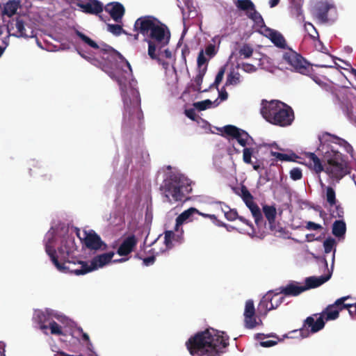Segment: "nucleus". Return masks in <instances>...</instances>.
I'll return each instance as SVG.
<instances>
[{
  "mask_svg": "<svg viewBox=\"0 0 356 356\" xmlns=\"http://www.w3.org/2000/svg\"><path fill=\"white\" fill-rule=\"evenodd\" d=\"M44 245L46 253L58 270L77 275L104 267L114 256V253L110 252L97 255L89 262L76 260L75 257L77 250L74 240L71 238L58 240L54 229H50L46 234Z\"/></svg>",
  "mask_w": 356,
  "mask_h": 356,
  "instance_id": "nucleus-1",
  "label": "nucleus"
},
{
  "mask_svg": "<svg viewBox=\"0 0 356 356\" xmlns=\"http://www.w3.org/2000/svg\"><path fill=\"white\" fill-rule=\"evenodd\" d=\"M318 140V151L323 156L324 165L319 158L311 152L305 154L303 163L317 174L325 172L331 179L340 180L350 172V167L346 156L339 149H343L353 157V147L344 139L327 132L319 134Z\"/></svg>",
  "mask_w": 356,
  "mask_h": 356,
  "instance_id": "nucleus-2",
  "label": "nucleus"
},
{
  "mask_svg": "<svg viewBox=\"0 0 356 356\" xmlns=\"http://www.w3.org/2000/svg\"><path fill=\"white\" fill-rule=\"evenodd\" d=\"M104 62L95 60L93 65L101 67L111 77L115 79L120 86L124 108L129 112L140 111V97L138 91L132 86L128 89L124 86V81L130 80L132 77V69L130 63L118 52L113 49H104L102 55Z\"/></svg>",
  "mask_w": 356,
  "mask_h": 356,
  "instance_id": "nucleus-3",
  "label": "nucleus"
},
{
  "mask_svg": "<svg viewBox=\"0 0 356 356\" xmlns=\"http://www.w3.org/2000/svg\"><path fill=\"white\" fill-rule=\"evenodd\" d=\"M135 27L146 37L148 56L161 64L165 70H169L175 73V70L172 64V53L168 49H165L170 38L168 29L152 17L138 19L135 22Z\"/></svg>",
  "mask_w": 356,
  "mask_h": 356,
  "instance_id": "nucleus-4",
  "label": "nucleus"
},
{
  "mask_svg": "<svg viewBox=\"0 0 356 356\" xmlns=\"http://www.w3.org/2000/svg\"><path fill=\"white\" fill-rule=\"evenodd\" d=\"M186 345L192 356H218L228 345V337L209 328L191 337Z\"/></svg>",
  "mask_w": 356,
  "mask_h": 356,
  "instance_id": "nucleus-5",
  "label": "nucleus"
},
{
  "mask_svg": "<svg viewBox=\"0 0 356 356\" xmlns=\"http://www.w3.org/2000/svg\"><path fill=\"white\" fill-rule=\"evenodd\" d=\"M34 318L38 321L40 329L44 334H51L67 341L73 336V322L63 314L51 309L37 310Z\"/></svg>",
  "mask_w": 356,
  "mask_h": 356,
  "instance_id": "nucleus-6",
  "label": "nucleus"
},
{
  "mask_svg": "<svg viewBox=\"0 0 356 356\" xmlns=\"http://www.w3.org/2000/svg\"><path fill=\"white\" fill-rule=\"evenodd\" d=\"M220 131L230 142L236 140L243 147V161L246 164H251L252 158L259 151L253 138L247 131L234 125H226L220 129Z\"/></svg>",
  "mask_w": 356,
  "mask_h": 356,
  "instance_id": "nucleus-7",
  "label": "nucleus"
},
{
  "mask_svg": "<svg viewBox=\"0 0 356 356\" xmlns=\"http://www.w3.org/2000/svg\"><path fill=\"white\" fill-rule=\"evenodd\" d=\"M261 113L268 122L281 127L291 124L294 118L292 109L277 100L262 101Z\"/></svg>",
  "mask_w": 356,
  "mask_h": 356,
  "instance_id": "nucleus-8",
  "label": "nucleus"
},
{
  "mask_svg": "<svg viewBox=\"0 0 356 356\" xmlns=\"http://www.w3.org/2000/svg\"><path fill=\"white\" fill-rule=\"evenodd\" d=\"M191 181L184 175L173 174L165 180V197L171 203L182 201L191 191Z\"/></svg>",
  "mask_w": 356,
  "mask_h": 356,
  "instance_id": "nucleus-9",
  "label": "nucleus"
},
{
  "mask_svg": "<svg viewBox=\"0 0 356 356\" xmlns=\"http://www.w3.org/2000/svg\"><path fill=\"white\" fill-rule=\"evenodd\" d=\"M16 38H33L35 35L33 26L22 18L17 17L9 22L6 32L0 29V56L8 45V36Z\"/></svg>",
  "mask_w": 356,
  "mask_h": 356,
  "instance_id": "nucleus-10",
  "label": "nucleus"
},
{
  "mask_svg": "<svg viewBox=\"0 0 356 356\" xmlns=\"http://www.w3.org/2000/svg\"><path fill=\"white\" fill-rule=\"evenodd\" d=\"M183 237V229L175 225L174 230L165 231L155 241L153 248L155 254L165 252L171 249L176 243H180Z\"/></svg>",
  "mask_w": 356,
  "mask_h": 356,
  "instance_id": "nucleus-11",
  "label": "nucleus"
},
{
  "mask_svg": "<svg viewBox=\"0 0 356 356\" xmlns=\"http://www.w3.org/2000/svg\"><path fill=\"white\" fill-rule=\"evenodd\" d=\"M77 236L83 245L94 250H104L106 245L101 240L100 237L92 229L78 230Z\"/></svg>",
  "mask_w": 356,
  "mask_h": 356,
  "instance_id": "nucleus-12",
  "label": "nucleus"
},
{
  "mask_svg": "<svg viewBox=\"0 0 356 356\" xmlns=\"http://www.w3.org/2000/svg\"><path fill=\"white\" fill-rule=\"evenodd\" d=\"M282 293L268 292L261 299L258 306L260 315H266L268 311L277 308L282 302Z\"/></svg>",
  "mask_w": 356,
  "mask_h": 356,
  "instance_id": "nucleus-13",
  "label": "nucleus"
},
{
  "mask_svg": "<svg viewBox=\"0 0 356 356\" xmlns=\"http://www.w3.org/2000/svg\"><path fill=\"white\" fill-rule=\"evenodd\" d=\"M284 60L291 65V68L301 74L307 72V62L295 51L286 52L283 56Z\"/></svg>",
  "mask_w": 356,
  "mask_h": 356,
  "instance_id": "nucleus-14",
  "label": "nucleus"
},
{
  "mask_svg": "<svg viewBox=\"0 0 356 356\" xmlns=\"http://www.w3.org/2000/svg\"><path fill=\"white\" fill-rule=\"evenodd\" d=\"M243 316L245 326L248 329H253L262 323L261 320L255 316L254 305L252 300L245 302Z\"/></svg>",
  "mask_w": 356,
  "mask_h": 356,
  "instance_id": "nucleus-15",
  "label": "nucleus"
},
{
  "mask_svg": "<svg viewBox=\"0 0 356 356\" xmlns=\"http://www.w3.org/2000/svg\"><path fill=\"white\" fill-rule=\"evenodd\" d=\"M348 297L341 298L337 300L334 304L328 306L321 314L324 321H332L337 318L339 311L345 308L344 304L347 303L346 301L348 300Z\"/></svg>",
  "mask_w": 356,
  "mask_h": 356,
  "instance_id": "nucleus-16",
  "label": "nucleus"
},
{
  "mask_svg": "<svg viewBox=\"0 0 356 356\" xmlns=\"http://www.w3.org/2000/svg\"><path fill=\"white\" fill-rule=\"evenodd\" d=\"M197 72L195 77L194 78V87L197 90H202L201 84L203 81V77L207 70L208 59L204 56V52L200 51L197 56Z\"/></svg>",
  "mask_w": 356,
  "mask_h": 356,
  "instance_id": "nucleus-17",
  "label": "nucleus"
},
{
  "mask_svg": "<svg viewBox=\"0 0 356 356\" xmlns=\"http://www.w3.org/2000/svg\"><path fill=\"white\" fill-rule=\"evenodd\" d=\"M325 321L321 315L310 316L306 319L304 329L300 330V333L302 334L303 337H307L308 334H304L305 331L310 330L312 333H315L323 329Z\"/></svg>",
  "mask_w": 356,
  "mask_h": 356,
  "instance_id": "nucleus-18",
  "label": "nucleus"
},
{
  "mask_svg": "<svg viewBox=\"0 0 356 356\" xmlns=\"http://www.w3.org/2000/svg\"><path fill=\"white\" fill-rule=\"evenodd\" d=\"M259 31L265 37L269 38L277 47H284L285 46V40L280 32L271 29L265 25L261 26Z\"/></svg>",
  "mask_w": 356,
  "mask_h": 356,
  "instance_id": "nucleus-19",
  "label": "nucleus"
},
{
  "mask_svg": "<svg viewBox=\"0 0 356 356\" xmlns=\"http://www.w3.org/2000/svg\"><path fill=\"white\" fill-rule=\"evenodd\" d=\"M236 6L239 9L247 11L250 17L257 24L262 22L261 15L254 10L253 3L250 0H236Z\"/></svg>",
  "mask_w": 356,
  "mask_h": 356,
  "instance_id": "nucleus-20",
  "label": "nucleus"
},
{
  "mask_svg": "<svg viewBox=\"0 0 356 356\" xmlns=\"http://www.w3.org/2000/svg\"><path fill=\"white\" fill-rule=\"evenodd\" d=\"M312 5L321 19H325L329 10L334 8L331 0H312Z\"/></svg>",
  "mask_w": 356,
  "mask_h": 356,
  "instance_id": "nucleus-21",
  "label": "nucleus"
},
{
  "mask_svg": "<svg viewBox=\"0 0 356 356\" xmlns=\"http://www.w3.org/2000/svg\"><path fill=\"white\" fill-rule=\"evenodd\" d=\"M77 6L84 13L90 14H97L102 11V4L97 0H87L79 1Z\"/></svg>",
  "mask_w": 356,
  "mask_h": 356,
  "instance_id": "nucleus-22",
  "label": "nucleus"
},
{
  "mask_svg": "<svg viewBox=\"0 0 356 356\" xmlns=\"http://www.w3.org/2000/svg\"><path fill=\"white\" fill-rule=\"evenodd\" d=\"M105 9L106 11L110 14L112 19L117 22L121 20L124 13V8L123 6L117 2L107 4Z\"/></svg>",
  "mask_w": 356,
  "mask_h": 356,
  "instance_id": "nucleus-23",
  "label": "nucleus"
},
{
  "mask_svg": "<svg viewBox=\"0 0 356 356\" xmlns=\"http://www.w3.org/2000/svg\"><path fill=\"white\" fill-rule=\"evenodd\" d=\"M280 291L285 296H296L306 290L302 283L291 282L282 287Z\"/></svg>",
  "mask_w": 356,
  "mask_h": 356,
  "instance_id": "nucleus-24",
  "label": "nucleus"
},
{
  "mask_svg": "<svg viewBox=\"0 0 356 356\" xmlns=\"http://www.w3.org/2000/svg\"><path fill=\"white\" fill-rule=\"evenodd\" d=\"M330 276L331 273H330L327 275H322L319 277L312 276L306 278L305 283L303 284L305 290L307 291L308 289L316 288L321 286L323 283L326 282L330 278Z\"/></svg>",
  "mask_w": 356,
  "mask_h": 356,
  "instance_id": "nucleus-25",
  "label": "nucleus"
},
{
  "mask_svg": "<svg viewBox=\"0 0 356 356\" xmlns=\"http://www.w3.org/2000/svg\"><path fill=\"white\" fill-rule=\"evenodd\" d=\"M136 244V240L134 236H129L127 238L118 248V253L121 255H127L129 254L134 247Z\"/></svg>",
  "mask_w": 356,
  "mask_h": 356,
  "instance_id": "nucleus-26",
  "label": "nucleus"
},
{
  "mask_svg": "<svg viewBox=\"0 0 356 356\" xmlns=\"http://www.w3.org/2000/svg\"><path fill=\"white\" fill-rule=\"evenodd\" d=\"M196 213H199V211L195 208L191 207L188 209L182 212L176 219V225L177 227L181 228V225L187 221H191L192 220V217Z\"/></svg>",
  "mask_w": 356,
  "mask_h": 356,
  "instance_id": "nucleus-27",
  "label": "nucleus"
},
{
  "mask_svg": "<svg viewBox=\"0 0 356 356\" xmlns=\"http://www.w3.org/2000/svg\"><path fill=\"white\" fill-rule=\"evenodd\" d=\"M213 210L218 216L223 213L225 218L229 220H232L234 218L235 214L232 211H229V207L221 203L215 204L213 206Z\"/></svg>",
  "mask_w": 356,
  "mask_h": 356,
  "instance_id": "nucleus-28",
  "label": "nucleus"
},
{
  "mask_svg": "<svg viewBox=\"0 0 356 356\" xmlns=\"http://www.w3.org/2000/svg\"><path fill=\"white\" fill-rule=\"evenodd\" d=\"M265 60V58L256 59L254 63H243L240 65L241 69L247 73H254L257 69L260 67H263V63Z\"/></svg>",
  "mask_w": 356,
  "mask_h": 356,
  "instance_id": "nucleus-29",
  "label": "nucleus"
},
{
  "mask_svg": "<svg viewBox=\"0 0 356 356\" xmlns=\"http://www.w3.org/2000/svg\"><path fill=\"white\" fill-rule=\"evenodd\" d=\"M19 6V1L17 0L8 1L3 7L2 13L8 17H11L15 14Z\"/></svg>",
  "mask_w": 356,
  "mask_h": 356,
  "instance_id": "nucleus-30",
  "label": "nucleus"
},
{
  "mask_svg": "<svg viewBox=\"0 0 356 356\" xmlns=\"http://www.w3.org/2000/svg\"><path fill=\"white\" fill-rule=\"evenodd\" d=\"M337 245V242L335 239L332 238H327L323 242V247L325 253H329L331 251H333L332 258V268L334 266V258H335V252L336 248L335 246Z\"/></svg>",
  "mask_w": 356,
  "mask_h": 356,
  "instance_id": "nucleus-31",
  "label": "nucleus"
},
{
  "mask_svg": "<svg viewBox=\"0 0 356 356\" xmlns=\"http://www.w3.org/2000/svg\"><path fill=\"white\" fill-rule=\"evenodd\" d=\"M244 202L245 203L246 206L248 207V209L251 211V213L254 218L255 222L258 223L259 220H260V218L261 217V211H260L259 208L257 207V205L256 204H254V202L253 201V197L251 198L250 200H246Z\"/></svg>",
  "mask_w": 356,
  "mask_h": 356,
  "instance_id": "nucleus-32",
  "label": "nucleus"
},
{
  "mask_svg": "<svg viewBox=\"0 0 356 356\" xmlns=\"http://www.w3.org/2000/svg\"><path fill=\"white\" fill-rule=\"evenodd\" d=\"M346 224L343 221L337 220L332 226V234L337 237L343 236L346 233Z\"/></svg>",
  "mask_w": 356,
  "mask_h": 356,
  "instance_id": "nucleus-33",
  "label": "nucleus"
},
{
  "mask_svg": "<svg viewBox=\"0 0 356 356\" xmlns=\"http://www.w3.org/2000/svg\"><path fill=\"white\" fill-rule=\"evenodd\" d=\"M219 104L218 99L212 102L209 99H206L201 102H197L194 104L195 108L200 111H203L209 108L216 107Z\"/></svg>",
  "mask_w": 356,
  "mask_h": 356,
  "instance_id": "nucleus-34",
  "label": "nucleus"
},
{
  "mask_svg": "<svg viewBox=\"0 0 356 356\" xmlns=\"http://www.w3.org/2000/svg\"><path fill=\"white\" fill-rule=\"evenodd\" d=\"M325 197L327 202L330 205L333 206L336 203V193L334 190L330 186L325 188Z\"/></svg>",
  "mask_w": 356,
  "mask_h": 356,
  "instance_id": "nucleus-35",
  "label": "nucleus"
},
{
  "mask_svg": "<svg viewBox=\"0 0 356 356\" xmlns=\"http://www.w3.org/2000/svg\"><path fill=\"white\" fill-rule=\"evenodd\" d=\"M270 154L273 156H274L277 160L280 161H293L294 158L296 157L295 154H283L277 152H274L271 150L270 152Z\"/></svg>",
  "mask_w": 356,
  "mask_h": 356,
  "instance_id": "nucleus-36",
  "label": "nucleus"
},
{
  "mask_svg": "<svg viewBox=\"0 0 356 356\" xmlns=\"http://www.w3.org/2000/svg\"><path fill=\"white\" fill-rule=\"evenodd\" d=\"M241 82V75L237 72H230L227 78L226 85L236 86Z\"/></svg>",
  "mask_w": 356,
  "mask_h": 356,
  "instance_id": "nucleus-37",
  "label": "nucleus"
},
{
  "mask_svg": "<svg viewBox=\"0 0 356 356\" xmlns=\"http://www.w3.org/2000/svg\"><path fill=\"white\" fill-rule=\"evenodd\" d=\"M263 210L264 215L268 220L270 222H273L276 215L275 208L272 206H265L264 207Z\"/></svg>",
  "mask_w": 356,
  "mask_h": 356,
  "instance_id": "nucleus-38",
  "label": "nucleus"
},
{
  "mask_svg": "<svg viewBox=\"0 0 356 356\" xmlns=\"http://www.w3.org/2000/svg\"><path fill=\"white\" fill-rule=\"evenodd\" d=\"M204 52V56L208 61L212 57H213L217 53V47L214 44H209L204 50H202Z\"/></svg>",
  "mask_w": 356,
  "mask_h": 356,
  "instance_id": "nucleus-39",
  "label": "nucleus"
},
{
  "mask_svg": "<svg viewBox=\"0 0 356 356\" xmlns=\"http://www.w3.org/2000/svg\"><path fill=\"white\" fill-rule=\"evenodd\" d=\"M253 54L252 48L248 44L243 45L239 49V55L243 58H248Z\"/></svg>",
  "mask_w": 356,
  "mask_h": 356,
  "instance_id": "nucleus-40",
  "label": "nucleus"
},
{
  "mask_svg": "<svg viewBox=\"0 0 356 356\" xmlns=\"http://www.w3.org/2000/svg\"><path fill=\"white\" fill-rule=\"evenodd\" d=\"M76 34L85 43L88 44L92 48L99 49L98 44L95 41L89 38L88 36L85 35L79 31H76Z\"/></svg>",
  "mask_w": 356,
  "mask_h": 356,
  "instance_id": "nucleus-41",
  "label": "nucleus"
},
{
  "mask_svg": "<svg viewBox=\"0 0 356 356\" xmlns=\"http://www.w3.org/2000/svg\"><path fill=\"white\" fill-rule=\"evenodd\" d=\"M76 34L85 43L88 44L92 48L99 49L98 44L95 41L89 38L88 36L85 35L79 31H76Z\"/></svg>",
  "mask_w": 356,
  "mask_h": 356,
  "instance_id": "nucleus-42",
  "label": "nucleus"
},
{
  "mask_svg": "<svg viewBox=\"0 0 356 356\" xmlns=\"http://www.w3.org/2000/svg\"><path fill=\"white\" fill-rule=\"evenodd\" d=\"M107 30L115 35H119L123 32L121 26L118 24H108Z\"/></svg>",
  "mask_w": 356,
  "mask_h": 356,
  "instance_id": "nucleus-43",
  "label": "nucleus"
},
{
  "mask_svg": "<svg viewBox=\"0 0 356 356\" xmlns=\"http://www.w3.org/2000/svg\"><path fill=\"white\" fill-rule=\"evenodd\" d=\"M290 177L293 180H299L302 178V171L300 169L296 168L290 171Z\"/></svg>",
  "mask_w": 356,
  "mask_h": 356,
  "instance_id": "nucleus-44",
  "label": "nucleus"
},
{
  "mask_svg": "<svg viewBox=\"0 0 356 356\" xmlns=\"http://www.w3.org/2000/svg\"><path fill=\"white\" fill-rule=\"evenodd\" d=\"M83 339L88 342L87 348L90 351L89 356H98V355L93 351L92 343L90 341L89 336L86 333H82Z\"/></svg>",
  "mask_w": 356,
  "mask_h": 356,
  "instance_id": "nucleus-45",
  "label": "nucleus"
},
{
  "mask_svg": "<svg viewBox=\"0 0 356 356\" xmlns=\"http://www.w3.org/2000/svg\"><path fill=\"white\" fill-rule=\"evenodd\" d=\"M344 307L348 309L350 316H356V302L345 303Z\"/></svg>",
  "mask_w": 356,
  "mask_h": 356,
  "instance_id": "nucleus-46",
  "label": "nucleus"
},
{
  "mask_svg": "<svg viewBox=\"0 0 356 356\" xmlns=\"http://www.w3.org/2000/svg\"><path fill=\"white\" fill-rule=\"evenodd\" d=\"M224 74H225V69L224 68L220 69V71L218 72V74L216 75L215 81L213 83L214 85L218 86V85L222 81L223 76H224Z\"/></svg>",
  "mask_w": 356,
  "mask_h": 356,
  "instance_id": "nucleus-47",
  "label": "nucleus"
},
{
  "mask_svg": "<svg viewBox=\"0 0 356 356\" xmlns=\"http://www.w3.org/2000/svg\"><path fill=\"white\" fill-rule=\"evenodd\" d=\"M306 228L309 230H317L321 228V225L311 221L307 222Z\"/></svg>",
  "mask_w": 356,
  "mask_h": 356,
  "instance_id": "nucleus-48",
  "label": "nucleus"
},
{
  "mask_svg": "<svg viewBox=\"0 0 356 356\" xmlns=\"http://www.w3.org/2000/svg\"><path fill=\"white\" fill-rule=\"evenodd\" d=\"M241 197H242V199L244 202H245L246 200H250L251 198H252V195L249 193V191L245 188H243L241 189Z\"/></svg>",
  "mask_w": 356,
  "mask_h": 356,
  "instance_id": "nucleus-49",
  "label": "nucleus"
},
{
  "mask_svg": "<svg viewBox=\"0 0 356 356\" xmlns=\"http://www.w3.org/2000/svg\"><path fill=\"white\" fill-rule=\"evenodd\" d=\"M241 197H242V199L244 202H245L246 200H250L251 198H252V195L249 193V191L245 188H243L241 189Z\"/></svg>",
  "mask_w": 356,
  "mask_h": 356,
  "instance_id": "nucleus-50",
  "label": "nucleus"
},
{
  "mask_svg": "<svg viewBox=\"0 0 356 356\" xmlns=\"http://www.w3.org/2000/svg\"><path fill=\"white\" fill-rule=\"evenodd\" d=\"M208 218H210L213 221V222L218 226L224 225L222 222H221L220 220L217 219L218 216L216 213L209 214Z\"/></svg>",
  "mask_w": 356,
  "mask_h": 356,
  "instance_id": "nucleus-51",
  "label": "nucleus"
},
{
  "mask_svg": "<svg viewBox=\"0 0 356 356\" xmlns=\"http://www.w3.org/2000/svg\"><path fill=\"white\" fill-rule=\"evenodd\" d=\"M276 343H277L276 341L267 340V341H261L260 343V345L263 347H271V346H275Z\"/></svg>",
  "mask_w": 356,
  "mask_h": 356,
  "instance_id": "nucleus-52",
  "label": "nucleus"
},
{
  "mask_svg": "<svg viewBox=\"0 0 356 356\" xmlns=\"http://www.w3.org/2000/svg\"><path fill=\"white\" fill-rule=\"evenodd\" d=\"M185 113L188 118L193 120H195V113L193 109L186 110Z\"/></svg>",
  "mask_w": 356,
  "mask_h": 356,
  "instance_id": "nucleus-53",
  "label": "nucleus"
},
{
  "mask_svg": "<svg viewBox=\"0 0 356 356\" xmlns=\"http://www.w3.org/2000/svg\"><path fill=\"white\" fill-rule=\"evenodd\" d=\"M154 262V257H149L143 259V264L145 266H150Z\"/></svg>",
  "mask_w": 356,
  "mask_h": 356,
  "instance_id": "nucleus-54",
  "label": "nucleus"
},
{
  "mask_svg": "<svg viewBox=\"0 0 356 356\" xmlns=\"http://www.w3.org/2000/svg\"><path fill=\"white\" fill-rule=\"evenodd\" d=\"M228 95L227 92L225 91H220L219 92V97L220 98L221 101H224L227 99Z\"/></svg>",
  "mask_w": 356,
  "mask_h": 356,
  "instance_id": "nucleus-55",
  "label": "nucleus"
},
{
  "mask_svg": "<svg viewBox=\"0 0 356 356\" xmlns=\"http://www.w3.org/2000/svg\"><path fill=\"white\" fill-rule=\"evenodd\" d=\"M280 0H269V4L271 8L275 7L279 3Z\"/></svg>",
  "mask_w": 356,
  "mask_h": 356,
  "instance_id": "nucleus-56",
  "label": "nucleus"
},
{
  "mask_svg": "<svg viewBox=\"0 0 356 356\" xmlns=\"http://www.w3.org/2000/svg\"><path fill=\"white\" fill-rule=\"evenodd\" d=\"M305 29L309 32L310 31V29H312V30H314L316 32L314 26L312 24H310V23H308V24H305Z\"/></svg>",
  "mask_w": 356,
  "mask_h": 356,
  "instance_id": "nucleus-57",
  "label": "nucleus"
},
{
  "mask_svg": "<svg viewBox=\"0 0 356 356\" xmlns=\"http://www.w3.org/2000/svg\"><path fill=\"white\" fill-rule=\"evenodd\" d=\"M4 345L0 342V356H4Z\"/></svg>",
  "mask_w": 356,
  "mask_h": 356,
  "instance_id": "nucleus-58",
  "label": "nucleus"
},
{
  "mask_svg": "<svg viewBox=\"0 0 356 356\" xmlns=\"http://www.w3.org/2000/svg\"><path fill=\"white\" fill-rule=\"evenodd\" d=\"M196 213L199 214L200 216L204 217V218H208V216H209V213H202L200 211H199V213Z\"/></svg>",
  "mask_w": 356,
  "mask_h": 356,
  "instance_id": "nucleus-59",
  "label": "nucleus"
},
{
  "mask_svg": "<svg viewBox=\"0 0 356 356\" xmlns=\"http://www.w3.org/2000/svg\"><path fill=\"white\" fill-rule=\"evenodd\" d=\"M259 168H260V166L259 165H253V169L254 170H257V171L259 170Z\"/></svg>",
  "mask_w": 356,
  "mask_h": 356,
  "instance_id": "nucleus-60",
  "label": "nucleus"
},
{
  "mask_svg": "<svg viewBox=\"0 0 356 356\" xmlns=\"http://www.w3.org/2000/svg\"><path fill=\"white\" fill-rule=\"evenodd\" d=\"M234 151H235L236 153H240L241 151L238 149L234 145Z\"/></svg>",
  "mask_w": 356,
  "mask_h": 356,
  "instance_id": "nucleus-61",
  "label": "nucleus"
},
{
  "mask_svg": "<svg viewBox=\"0 0 356 356\" xmlns=\"http://www.w3.org/2000/svg\"><path fill=\"white\" fill-rule=\"evenodd\" d=\"M127 260V259H122L119 260V261L124 262V261H125Z\"/></svg>",
  "mask_w": 356,
  "mask_h": 356,
  "instance_id": "nucleus-62",
  "label": "nucleus"
},
{
  "mask_svg": "<svg viewBox=\"0 0 356 356\" xmlns=\"http://www.w3.org/2000/svg\"><path fill=\"white\" fill-rule=\"evenodd\" d=\"M270 302H267L268 307L270 306Z\"/></svg>",
  "mask_w": 356,
  "mask_h": 356,
  "instance_id": "nucleus-63",
  "label": "nucleus"
},
{
  "mask_svg": "<svg viewBox=\"0 0 356 356\" xmlns=\"http://www.w3.org/2000/svg\"><path fill=\"white\" fill-rule=\"evenodd\" d=\"M80 55L81 56V57H83V58H86V56H83V54H80Z\"/></svg>",
  "mask_w": 356,
  "mask_h": 356,
  "instance_id": "nucleus-64",
  "label": "nucleus"
}]
</instances>
